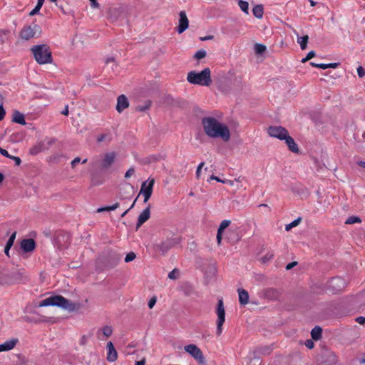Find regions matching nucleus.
<instances>
[{"mask_svg": "<svg viewBox=\"0 0 365 365\" xmlns=\"http://www.w3.org/2000/svg\"><path fill=\"white\" fill-rule=\"evenodd\" d=\"M202 125L205 134L210 138H221L225 142L230 140V132L228 127L215 118L210 116L203 118Z\"/></svg>", "mask_w": 365, "mask_h": 365, "instance_id": "obj_1", "label": "nucleus"}, {"mask_svg": "<svg viewBox=\"0 0 365 365\" xmlns=\"http://www.w3.org/2000/svg\"><path fill=\"white\" fill-rule=\"evenodd\" d=\"M28 279L23 269H0V285L10 286Z\"/></svg>", "mask_w": 365, "mask_h": 365, "instance_id": "obj_2", "label": "nucleus"}, {"mask_svg": "<svg viewBox=\"0 0 365 365\" xmlns=\"http://www.w3.org/2000/svg\"><path fill=\"white\" fill-rule=\"evenodd\" d=\"M57 306L69 312L76 311L79 309L80 304L73 303L61 295L49 297L39 304V307Z\"/></svg>", "mask_w": 365, "mask_h": 365, "instance_id": "obj_3", "label": "nucleus"}, {"mask_svg": "<svg viewBox=\"0 0 365 365\" xmlns=\"http://www.w3.org/2000/svg\"><path fill=\"white\" fill-rule=\"evenodd\" d=\"M187 81L191 84L210 86L212 83L211 71L209 68H205L200 72L192 71L187 73Z\"/></svg>", "mask_w": 365, "mask_h": 365, "instance_id": "obj_4", "label": "nucleus"}, {"mask_svg": "<svg viewBox=\"0 0 365 365\" xmlns=\"http://www.w3.org/2000/svg\"><path fill=\"white\" fill-rule=\"evenodd\" d=\"M317 365H336L338 357L336 354L326 346H322L316 356Z\"/></svg>", "mask_w": 365, "mask_h": 365, "instance_id": "obj_5", "label": "nucleus"}, {"mask_svg": "<svg viewBox=\"0 0 365 365\" xmlns=\"http://www.w3.org/2000/svg\"><path fill=\"white\" fill-rule=\"evenodd\" d=\"M31 51L38 63L46 64L52 62L51 51L49 47H32Z\"/></svg>", "mask_w": 365, "mask_h": 365, "instance_id": "obj_6", "label": "nucleus"}, {"mask_svg": "<svg viewBox=\"0 0 365 365\" xmlns=\"http://www.w3.org/2000/svg\"><path fill=\"white\" fill-rule=\"evenodd\" d=\"M41 33V27L36 23L29 26H24L20 31V37L24 40H29L38 36Z\"/></svg>", "mask_w": 365, "mask_h": 365, "instance_id": "obj_7", "label": "nucleus"}, {"mask_svg": "<svg viewBox=\"0 0 365 365\" xmlns=\"http://www.w3.org/2000/svg\"><path fill=\"white\" fill-rule=\"evenodd\" d=\"M216 313L217 316L216 332L217 334L220 336L222 332V325L225 321V311L222 299H218Z\"/></svg>", "mask_w": 365, "mask_h": 365, "instance_id": "obj_8", "label": "nucleus"}, {"mask_svg": "<svg viewBox=\"0 0 365 365\" xmlns=\"http://www.w3.org/2000/svg\"><path fill=\"white\" fill-rule=\"evenodd\" d=\"M186 352L195 358L200 364L205 365V361L202 351L195 344H189L185 346Z\"/></svg>", "mask_w": 365, "mask_h": 365, "instance_id": "obj_9", "label": "nucleus"}, {"mask_svg": "<svg viewBox=\"0 0 365 365\" xmlns=\"http://www.w3.org/2000/svg\"><path fill=\"white\" fill-rule=\"evenodd\" d=\"M267 133L271 137L277 138L279 140H284L289 133L288 130L282 126H269Z\"/></svg>", "mask_w": 365, "mask_h": 365, "instance_id": "obj_10", "label": "nucleus"}, {"mask_svg": "<svg viewBox=\"0 0 365 365\" xmlns=\"http://www.w3.org/2000/svg\"><path fill=\"white\" fill-rule=\"evenodd\" d=\"M178 243L176 238H167L165 240L161 242L159 245H156L157 249L163 254L166 253L171 247Z\"/></svg>", "mask_w": 365, "mask_h": 365, "instance_id": "obj_11", "label": "nucleus"}, {"mask_svg": "<svg viewBox=\"0 0 365 365\" xmlns=\"http://www.w3.org/2000/svg\"><path fill=\"white\" fill-rule=\"evenodd\" d=\"M263 296L269 300H279L282 292L278 289L270 287L263 290Z\"/></svg>", "mask_w": 365, "mask_h": 365, "instance_id": "obj_12", "label": "nucleus"}, {"mask_svg": "<svg viewBox=\"0 0 365 365\" xmlns=\"http://www.w3.org/2000/svg\"><path fill=\"white\" fill-rule=\"evenodd\" d=\"M330 287L336 292H340L346 287V282L339 277L332 278L329 282Z\"/></svg>", "mask_w": 365, "mask_h": 365, "instance_id": "obj_13", "label": "nucleus"}, {"mask_svg": "<svg viewBox=\"0 0 365 365\" xmlns=\"http://www.w3.org/2000/svg\"><path fill=\"white\" fill-rule=\"evenodd\" d=\"M179 24L177 27V31L179 34L184 32L189 26V20L185 11H181L179 14Z\"/></svg>", "mask_w": 365, "mask_h": 365, "instance_id": "obj_14", "label": "nucleus"}, {"mask_svg": "<svg viewBox=\"0 0 365 365\" xmlns=\"http://www.w3.org/2000/svg\"><path fill=\"white\" fill-rule=\"evenodd\" d=\"M116 158V153L110 152L105 154L103 159L101 163V169H108L109 168L113 163H114Z\"/></svg>", "mask_w": 365, "mask_h": 365, "instance_id": "obj_15", "label": "nucleus"}, {"mask_svg": "<svg viewBox=\"0 0 365 365\" xmlns=\"http://www.w3.org/2000/svg\"><path fill=\"white\" fill-rule=\"evenodd\" d=\"M150 207L151 205L150 204L148 205L147 207L143 210L142 212L138 216V222L136 224V229L138 230L140 227L143 223H145L150 216Z\"/></svg>", "mask_w": 365, "mask_h": 365, "instance_id": "obj_16", "label": "nucleus"}, {"mask_svg": "<svg viewBox=\"0 0 365 365\" xmlns=\"http://www.w3.org/2000/svg\"><path fill=\"white\" fill-rule=\"evenodd\" d=\"M106 349L108 350L106 359L109 362H114L118 359V352L115 350L114 345L112 341H108L106 344Z\"/></svg>", "mask_w": 365, "mask_h": 365, "instance_id": "obj_17", "label": "nucleus"}, {"mask_svg": "<svg viewBox=\"0 0 365 365\" xmlns=\"http://www.w3.org/2000/svg\"><path fill=\"white\" fill-rule=\"evenodd\" d=\"M154 184H155V179L149 178L148 180L144 181L142 183L139 195H140V194H152Z\"/></svg>", "mask_w": 365, "mask_h": 365, "instance_id": "obj_18", "label": "nucleus"}, {"mask_svg": "<svg viewBox=\"0 0 365 365\" xmlns=\"http://www.w3.org/2000/svg\"><path fill=\"white\" fill-rule=\"evenodd\" d=\"M226 239L231 244H235L239 242L241 236L237 228H230L226 233Z\"/></svg>", "mask_w": 365, "mask_h": 365, "instance_id": "obj_19", "label": "nucleus"}, {"mask_svg": "<svg viewBox=\"0 0 365 365\" xmlns=\"http://www.w3.org/2000/svg\"><path fill=\"white\" fill-rule=\"evenodd\" d=\"M129 107V101L128 98L122 94L117 98L116 110L118 113H121L125 109Z\"/></svg>", "mask_w": 365, "mask_h": 365, "instance_id": "obj_20", "label": "nucleus"}, {"mask_svg": "<svg viewBox=\"0 0 365 365\" xmlns=\"http://www.w3.org/2000/svg\"><path fill=\"white\" fill-rule=\"evenodd\" d=\"M36 247V242L34 240L24 239L21 242V248L25 252H29L33 251Z\"/></svg>", "mask_w": 365, "mask_h": 365, "instance_id": "obj_21", "label": "nucleus"}, {"mask_svg": "<svg viewBox=\"0 0 365 365\" xmlns=\"http://www.w3.org/2000/svg\"><path fill=\"white\" fill-rule=\"evenodd\" d=\"M19 340L17 339H11L5 341L4 344H0V352L7 351L13 349Z\"/></svg>", "mask_w": 365, "mask_h": 365, "instance_id": "obj_22", "label": "nucleus"}, {"mask_svg": "<svg viewBox=\"0 0 365 365\" xmlns=\"http://www.w3.org/2000/svg\"><path fill=\"white\" fill-rule=\"evenodd\" d=\"M285 140V143L287 145L289 148V150L294 153H298L299 151V149L294 142V140L289 135V133L287 135L286 138L284 139Z\"/></svg>", "mask_w": 365, "mask_h": 365, "instance_id": "obj_23", "label": "nucleus"}, {"mask_svg": "<svg viewBox=\"0 0 365 365\" xmlns=\"http://www.w3.org/2000/svg\"><path fill=\"white\" fill-rule=\"evenodd\" d=\"M121 259V255L118 253L113 252L110 255V259L107 262V266L110 268L115 267Z\"/></svg>", "mask_w": 365, "mask_h": 365, "instance_id": "obj_24", "label": "nucleus"}, {"mask_svg": "<svg viewBox=\"0 0 365 365\" xmlns=\"http://www.w3.org/2000/svg\"><path fill=\"white\" fill-rule=\"evenodd\" d=\"M239 302L241 305H246L249 302V294L244 289H238Z\"/></svg>", "mask_w": 365, "mask_h": 365, "instance_id": "obj_25", "label": "nucleus"}, {"mask_svg": "<svg viewBox=\"0 0 365 365\" xmlns=\"http://www.w3.org/2000/svg\"><path fill=\"white\" fill-rule=\"evenodd\" d=\"M46 150V146L43 142H39L34 145L29 150V153L32 155H36L39 153Z\"/></svg>", "mask_w": 365, "mask_h": 365, "instance_id": "obj_26", "label": "nucleus"}, {"mask_svg": "<svg viewBox=\"0 0 365 365\" xmlns=\"http://www.w3.org/2000/svg\"><path fill=\"white\" fill-rule=\"evenodd\" d=\"M14 123H19V124H21V125H26V120H25V118H24V115L21 113L19 111H14V114H13V120H12Z\"/></svg>", "mask_w": 365, "mask_h": 365, "instance_id": "obj_27", "label": "nucleus"}, {"mask_svg": "<svg viewBox=\"0 0 365 365\" xmlns=\"http://www.w3.org/2000/svg\"><path fill=\"white\" fill-rule=\"evenodd\" d=\"M267 47H255L254 53L257 58L262 61L265 57Z\"/></svg>", "mask_w": 365, "mask_h": 365, "instance_id": "obj_28", "label": "nucleus"}, {"mask_svg": "<svg viewBox=\"0 0 365 365\" xmlns=\"http://www.w3.org/2000/svg\"><path fill=\"white\" fill-rule=\"evenodd\" d=\"M322 329L319 326H316L314 328L312 329L311 331L312 338L315 341L320 339L322 337Z\"/></svg>", "mask_w": 365, "mask_h": 365, "instance_id": "obj_29", "label": "nucleus"}, {"mask_svg": "<svg viewBox=\"0 0 365 365\" xmlns=\"http://www.w3.org/2000/svg\"><path fill=\"white\" fill-rule=\"evenodd\" d=\"M253 15L257 19H262L264 14V8L262 4H258L252 9Z\"/></svg>", "mask_w": 365, "mask_h": 365, "instance_id": "obj_30", "label": "nucleus"}, {"mask_svg": "<svg viewBox=\"0 0 365 365\" xmlns=\"http://www.w3.org/2000/svg\"><path fill=\"white\" fill-rule=\"evenodd\" d=\"M0 153L4 156L14 160L15 164L16 165H19L21 163V160L20 159V158L9 155L8 151L6 150L5 149H3L2 148H0Z\"/></svg>", "mask_w": 365, "mask_h": 365, "instance_id": "obj_31", "label": "nucleus"}, {"mask_svg": "<svg viewBox=\"0 0 365 365\" xmlns=\"http://www.w3.org/2000/svg\"><path fill=\"white\" fill-rule=\"evenodd\" d=\"M151 104H152L151 101L147 100L143 104L138 105L136 107V110L140 111V112L145 111V110L150 109Z\"/></svg>", "mask_w": 365, "mask_h": 365, "instance_id": "obj_32", "label": "nucleus"}, {"mask_svg": "<svg viewBox=\"0 0 365 365\" xmlns=\"http://www.w3.org/2000/svg\"><path fill=\"white\" fill-rule=\"evenodd\" d=\"M119 206H120L119 203L115 202V204H113V205H110V206L100 207L97 210V212H104V211H113V210H115V209H117L118 207H119Z\"/></svg>", "mask_w": 365, "mask_h": 365, "instance_id": "obj_33", "label": "nucleus"}, {"mask_svg": "<svg viewBox=\"0 0 365 365\" xmlns=\"http://www.w3.org/2000/svg\"><path fill=\"white\" fill-rule=\"evenodd\" d=\"M230 223L231 221L229 220H222L217 229V231L223 233L224 230L230 226Z\"/></svg>", "mask_w": 365, "mask_h": 365, "instance_id": "obj_34", "label": "nucleus"}, {"mask_svg": "<svg viewBox=\"0 0 365 365\" xmlns=\"http://www.w3.org/2000/svg\"><path fill=\"white\" fill-rule=\"evenodd\" d=\"M101 331H102L103 334L106 337H108V336H111L112 333H113V329H112L111 326H109V325H105L104 327H103Z\"/></svg>", "mask_w": 365, "mask_h": 365, "instance_id": "obj_35", "label": "nucleus"}, {"mask_svg": "<svg viewBox=\"0 0 365 365\" xmlns=\"http://www.w3.org/2000/svg\"><path fill=\"white\" fill-rule=\"evenodd\" d=\"M238 4H239L240 9L243 12H245V14L249 13V11H249V4L247 1L240 0Z\"/></svg>", "mask_w": 365, "mask_h": 365, "instance_id": "obj_36", "label": "nucleus"}, {"mask_svg": "<svg viewBox=\"0 0 365 365\" xmlns=\"http://www.w3.org/2000/svg\"><path fill=\"white\" fill-rule=\"evenodd\" d=\"M360 222H361V220L359 217L351 216L347 218V220L345 222V224L351 225V224L360 223Z\"/></svg>", "mask_w": 365, "mask_h": 365, "instance_id": "obj_37", "label": "nucleus"}, {"mask_svg": "<svg viewBox=\"0 0 365 365\" xmlns=\"http://www.w3.org/2000/svg\"><path fill=\"white\" fill-rule=\"evenodd\" d=\"M301 220H302L301 217L297 218L296 220L292 221L291 223H289L285 226V230L289 231L292 227L297 226L299 224V222H301Z\"/></svg>", "mask_w": 365, "mask_h": 365, "instance_id": "obj_38", "label": "nucleus"}, {"mask_svg": "<svg viewBox=\"0 0 365 365\" xmlns=\"http://www.w3.org/2000/svg\"><path fill=\"white\" fill-rule=\"evenodd\" d=\"M274 257V253L272 252H267L264 256L261 257L260 262L262 264H265Z\"/></svg>", "mask_w": 365, "mask_h": 365, "instance_id": "obj_39", "label": "nucleus"}, {"mask_svg": "<svg viewBox=\"0 0 365 365\" xmlns=\"http://www.w3.org/2000/svg\"><path fill=\"white\" fill-rule=\"evenodd\" d=\"M309 40V36L307 35H305L302 37H297V42L299 43L300 46H307Z\"/></svg>", "mask_w": 365, "mask_h": 365, "instance_id": "obj_40", "label": "nucleus"}, {"mask_svg": "<svg viewBox=\"0 0 365 365\" xmlns=\"http://www.w3.org/2000/svg\"><path fill=\"white\" fill-rule=\"evenodd\" d=\"M206 53L204 49H200L195 53L194 57L197 59H202L206 56Z\"/></svg>", "mask_w": 365, "mask_h": 365, "instance_id": "obj_41", "label": "nucleus"}, {"mask_svg": "<svg viewBox=\"0 0 365 365\" xmlns=\"http://www.w3.org/2000/svg\"><path fill=\"white\" fill-rule=\"evenodd\" d=\"M262 363L261 359L259 356H255L250 360L248 365H260Z\"/></svg>", "mask_w": 365, "mask_h": 365, "instance_id": "obj_42", "label": "nucleus"}, {"mask_svg": "<svg viewBox=\"0 0 365 365\" xmlns=\"http://www.w3.org/2000/svg\"><path fill=\"white\" fill-rule=\"evenodd\" d=\"M136 257V255L133 252H130L125 257L126 263L133 261Z\"/></svg>", "mask_w": 365, "mask_h": 365, "instance_id": "obj_43", "label": "nucleus"}, {"mask_svg": "<svg viewBox=\"0 0 365 365\" xmlns=\"http://www.w3.org/2000/svg\"><path fill=\"white\" fill-rule=\"evenodd\" d=\"M8 31H3L0 32V43L3 44L5 43L6 41L4 38H7Z\"/></svg>", "mask_w": 365, "mask_h": 365, "instance_id": "obj_44", "label": "nucleus"}, {"mask_svg": "<svg viewBox=\"0 0 365 365\" xmlns=\"http://www.w3.org/2000/svg\"><path fill=\"white\" fill-rule=\"evenodd\" d=\"M176 273H178V270L177 269H174L173 271L169 272L168 278L170 279H176L178 278Z\"/></svg>", "mask_w": 365, "mask_h": 365, "instance_id": "obj_45", "label": "nucleus"}, {"mask_svg": "<svg viewBox=\"0 0 365 365\" xmlns=\"http://www.w3.org/2000/svg\"><path fill=\"white\" fill-rule=\"evenodd\" d=\"M314 56H315L314 51H311L310 52L308 53L307 56L302 60V62H303V63L307 62V61H309V59L313 58Z\"/></svg>", "mask_w": 365, "mask_h": 365, "instance_id": "obj_46", "label": "nucleus"}, {"mask_svg": "<svg viewBox=\"0 0 365 365\" xmlns=\"http://www.w3.org/2000/svg\"><path fill=\"white\" fill-rule=\"evenodd\" d=\"M13 245H14L13 242L7 241L5 248H4V253L6 254V255L9 256V250L11 249V247H12Z\"/></svg>", "mask_w": 365, "mask_h": 365, "instance_id": "obj_47", "label": "nucleus"}, {"mask_svg": "<svg viewBox=\"0 0 365 365\" xmlns=\"http://www.w3.org/2000/svg\"><path fill=\"white\" fill-rule=\"evenodd\" d=\"M357 73L359 77L363 78L365 76V70L362 66H359L357 68Z\"/></svg>", "mask_w": 365, "mask_h": 365, "instance_id": "obj_48", "label": "nucleus"}, {"mask_svg": "<svg viewBox=\"0 0 365 365\" xmlns=\"http://www.w3.org/2000/svg\"><path fill=\"white\" fill-rule=\"evenodd\" d=\"M135 173V169L133 168H130V169H128L127 170V172L125 173V178H129L130 177H131L133 175H134Z\"/></svg>", "mask_w": 365, "mask_h": 365, "instance_id": "obj_49", "label": "nucleus"}, {"mask_svg": "<svg viewBox=\"0 0 365 365\" xmlns=\"http://www.w3.org/2000/svg\"><path fill=\"white\" fill-rule=\"evenodd\" d=\"M304 344L309 349H313L314 346V343L313 342V341L312 339H307L305 341Z\"/></svg>", "mask_w": 365, "mask_h": 365, "instance_id": "obj_50", "label": "nucleus"}, {"mask_svg": "<svg viewBox=\"0 0 365 365\" xmlns=\"http://www.w3.org/2000/svg\"><path fill=\"white\" fill-rule=\"evenodd\" d=\"M156 302H157V299H156V297H153L149 300V302H148V307H149V308H150V309H152V308L155 306V304Z\"/></svg>", "mask_w": 365, "mask_h": 365, "instance_id": "obj_51", "label": "nucleus"}, {"mask_svg": "<svg viewBox=\"0 0 365 365\" xmlns=\"http://www.w3.org/2000/svg\"><path fill=\"white\" fill-rule=\"evenodd\" d=\"M205 165V163L204 162H202L199 164V165L197 166V170H196V176L197 178H198L200 175V171H201V169Z\"/></svg>", "mask_w": 365, "mask_h": 365, "instance_id": "obj_52", "label": "nucleus"}, {"mask_svg": "<svg viewBox=\"0 0 365 365\" xmlns=\"http://www.w3.org/2000/svg\"><path fill=\"white\" fill-rule=\"evenodd\" d=\"M339 66V63H327V68H336Z\"/></svg>", "mask_w": 365, "mask_h": 365, "instance_id": "obj_53", "label": "nucleus"}, {"mask_svg": "<svg viewBox=\"0 0 365 365\" xmlns=\"http://www.w3.org/2000/svg\"><path fill=\"white\" fill-rule=\"evenodd\" d=\"M222 183H224V184H228L230 185V186H235V180H222Z\"/></svg>", "mask_w": 365, "mask_h": 365, "instance_id": "obj_54", "label": "nucleus"}, {"mask_svg": "<svg viewBox=\"0 0 365 365\" xmlns=\"http://www.w3.org/2000/svg\"><path fill=\"white\" fill-rule=\"evenodd\" d=\"M222 239V232H220L217 231V242L218 245H220L221 244Z\"/></svg>", "mask_w": 365, "mask_h": 365, "instance_id": "obj_55", "label": "nucleus"}, {"mask_svg": "<svg viewBox=\"0 0 365 365\" xmlns=\"http://www.w3.org/2000/svg\"><path fill=\"white\" fill-rule=\"evenodd\" d=\"M6 112L2 105H0V120H3L5 116Z\"/></svg>", "mask_w": 365, "mask_h": 365, "instance_id": "obj_56", "label": "nucleus"}, {"mask_svg": "<svg viewBox=\"0 0 365 365\" xmlns=\"http://www.w3.org/2000/svg\"><path fill=\"white\" fill-rule=\"evenodd\" d=\"M91 1V7L93 8H99L100 5L97 2V0H89Z\"/></svg>", "mask_w": 365, "mask_h": 365, "instance_id": "obj_57", "label": "nucleus"}, {"mask_svg": "<svg viewBox=\"0 0 365 365\" xmlns=\"http://www.w3.org/2000/svg\"><path fill=\"white\" fill-rule=\"evenodd\" d=\"M81 158L77 157L74 158L71 162V166L72 168H74L78 163H80Z\"/></svg>", "mask_w": 365, "mask_h": 365, "instance_id": "obj_58", "label": "nucleus"}, {"mask_svg": "<svg viewBox=\"0 0 365 365\" xmlns=\"http://www.w3.org/2000/svg\"><path fill=\"white\" fill-rule=\"evenodd\" d=\"M297 264V262H291V263H289V264L286 266V269H287V270H289V269H292L294 267H295Z\"/></svg>", "mask_w": 365, "mask_h": 365, "instance_id": "obj_59", "label": "nucleus"}, {"mask_svg": "<svg viewBox=\"0 0 365 365\" xmlns=\"http://www.w3.org/2000/svg\"><path fill=\"white\" fill-rule=\"evenodd\" d=\"M356 321L360 324H365V317H359L356 319Z\"/></svg>", "mask_w": 365, "mask_h": 365, "instance_id": "obj_60", "label": "nucleus"}, {"mask_svg": "<svg viewBox=\"0 0 365 365\" xmlns=\"http://www.w3.org/2000/svg\"><path fill=\"white\" fill-rule=\"evenodd\" d=\"M213 38H214V36L212 35H207V36H205L203 37H200L199 38L200 41H207V40L212 39Z\"/></svg>", "mask_w": 365, "mask_h": 365, "instance_id": "obj_61", "label": "nucleus"}, {"mask_svg": "<svg viewBox=\"0 0 365 365\" xmlns=\"http://www.w3.org/2000/svg\"><path fill=\"white\" fill-rule=\"evenodd\" d=\"M141 195L143 196V198H144L143 202L145 203H146L148 201V200L150 199V197L152 195V194H141Z\"/></svg>", "mask_w": 365, "mask_h": 365, "instance_id": "obj_62", "label": "nucleus"}, {"mask_svg": "<svg viewBox=\"0 0 365 365\" xmlns=\"http://www.w3.org/2000/svg\"><path fill=\"white\" fill-rule=\"evenodd\" d=\"M16 232H14L9 237V239L8 240V241L9 242H14V240H15V238H16Z\"/></svg>", "mask_w": 365, "mask_h": 365, "instance_id": "obj_63", "label": "nucleus"}, {"mask_svg": "<svg viewBox=\"0 0 365 365\" xmlns=\"http://www.w3.org/2000/svg\"><path fill=\"white\" fill-rule=\"evenodd\" d=\"M39 12V10H38L37 9H36V7L31 10L29 13V16H34L35 14H38Z\"/></svg>", "mask_w": 365, "mask_h": 365, "instance_id": "obj_64", "label": "nucleus"}]
</instances>
